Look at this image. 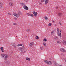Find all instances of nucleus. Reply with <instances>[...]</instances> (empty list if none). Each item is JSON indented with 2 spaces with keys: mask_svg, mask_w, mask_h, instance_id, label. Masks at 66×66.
<instances>
[{
  "mask_svg": "<svg viewBox=\"0 0 66 66\" xmlns=\"http://www.w3.org/2000/svg\"><path fill=\"white\" fill-rule=\"evenodd\" d=\"M1 56L3 59H4V60H6L7 58H8V55L6 54L4 55L2 54L1 55Z\"/></svg>",
  "mask_w": 66,
  "mask_h": 66,
  "instance_id": "1",
  "label": "nucleus"
},
{
  "mask_svg": "<svg viewBox=\"0 0 66 66\" xmlns=\"http://www.w3.org/2000/svg\"><path fill=\"white\" fill-rule=\"evenodd\" d=\"M57 31H58L57 34H58V36H60V37H62V36H61L62 32H61V30H59V28H57Z\"/></svg>",
  "mask_w": 66,
  "mask_h": 66,
  "instance_id": "2",
  "label": "nucleus"
},
{
  "mask_svg": "<svg viewBox=\"0 0 66 66\" xmlns=\"http://www.w3.org/2000/svg\"><path fill=\"white\" fill-rule=\"evenodd\" d=\"M44 62L45 63L48 64V65H51V64H52V62L51 61H49L47 60H45Z\"/></svg>",
  "mask_w": 66,
  "mask_h": 66,
  "instance_id": "3",
  "label": "nucleus"
},
{
  "mask_svg": "<svg viewBox=\"0 0 66 66\" xmlns=\"http://www.w3.org/2000/svg\"><path fill=\"white\" fill-rule=\"evenodd\" d=\"M21 14L22 15V13H21L20 11H19L18 13L16 14V17L17 18H18L20 16V15Z\"/></svg>",
  "mask_w": 66,
  "mask_h": 66,
  "instance_id": "4",
  "label": "nucleus"
},
{
  "mask_svg": "<svg viewBox=\"0 0 66 66\" xmlns=\"http://www.w3.org/2000/svg\"><path fill=\"white\" fill-rule=\"evenodd\" d=\"M19 50L21 51H23L24 49V46H22L21 47H19L18 48Z\"/></svg>",
  "mask_w": 66,
  "mask_h": 66,
  "instance_id": "5",
  "label": "nucleus"
},
{
  "mask_svg": "<svg viewBox=\"0 0 66 66\" xmlns=\"http://www.w3.org/2000/svg\"><path fill=\"white\" fill-rule=\"evenodd\" d=\"M32 13L34 14V16L35 17H37V13L35 11H34Z\"/></svg>",
  "mask_w": 66,
  "mask_h": 66,
  "instance_id": "6",
  "label": "nucleus"
},
{
  "mask_svg": "<svg viewBox=\"0 0 66 66\" xmlns=\"http://www.w3.org/2000/svg\"><path fill=\"white\" fill-rule=\"evenodd\" d=\"M60 51L62 52H66V50L63 48H60Z\"/></svg>",
  "mask_w": 66,
  "mask_h": 66,
  "instance_id": "7",
  "label": "nucleus"
},
{
  "mask_svg": "<svg viewBox=\"0 0 66 66\" xmlns=\"http://www.w3.org/2000/svg\"><path fill=\"white\" fill-rule=\"evenodd\" d=\"M13 47L14 48H17V47L16 46V44L15 43H14L13 44Z\"/></svg>",
  "mask_w": 66,
  "mask_h": 66,
  "instance_id": "8",
  "label": "nucleus"
},
{
  "mask_svg": "<svg viewBox=\"0 0 66 66\" xmlns=\"http://www.w3.org/2000/svg\"><path fill=\"white\" fill-rule=\"evenodd\" d=\"M23 8L24 10H28V8L27 7L26 5H24L23 6Z\"/></svg>",
  "mask_w": 66,
  "mask_h": 66,
  "instance_id": "9",
  "label": "nucleus"
},
{
  "mask_svg": "<svg viewBox=\"0 0 66 66\" xmlns=\"http://www.w3.org/2000/svg\"><path fill=\"white\" fill-rule=\"evenodd\" d=\"M34 44V42H31L29 44V45L30 47H32L33 45Z\"/></svg>",
  "mask_w": 66,
  "mask_h": 66,
  "instance_id": "10",
  "label": "nucleus"
},
{
  "mask_svg": "<svg viewBox=\"0 0 66 66\" xmlns=\"http://www.w3.org/2000/svg\"><path fill=\"white\" fill-rule=\"evenodd\" d=\"M27 15L29 16H31V17H33V16H34V15L33 14H30L29 13H27Z\"/></svg>",
  "mask_w": 66,
  "mask_h": 66,
  "instance_id": "11",
  "label": "nucleus"
},
{
  "mask_svg": "<svg viewBox=\"0 0 66 66\" xmlns=\"http://www.w3.org/2000/svg\"><path fill=\"white\" fill-rule=\"evenodd\" d=\"M2 7H3V4L1 2H0V8L2 9Z\"/></svg>",
  "mask_w": 66,
  "mask_h": 66,
  "instance_id": "12",
  "label": "nucleus"
},
{
  "mask_svg": "<svg viewBox=\"0 0 66 66\" xmlns=\"http://www.w3.org/2000/svg\"><path fill=\"white\" fill-rule=\"evenodd\" d=\"M62 43L63 44L66 45V41L64 40H63L62 42Z\"/></svg>",
  "mask_w": 66,
  "mask_h": 66,
  "instance_id": "13",
  "label": "nucleus"
},
{
  "mask_svg": "<svg viewBox=\"0 0 66 66\" xmlns=\"http://www.w3.org/2000/svg\"><path fill=\"white\" fill-rule=\"evenodd\" d=\"M4 62L6 64H8L10 63V62L8 61H5Z\"/></svg>",
  "mask_w": 66,
  "mask_h": 66,
  "instance_id": "14",
  "label": "nucleus"
},
{
  "mask_svg": "<svg viewBox=\"0 0 66 66\" xmlns=\"http://www.w3.org/2000/svg\"><path fill=\"white\" fill-rule=\"evenodd\" d=\"M58 15L60 16V17H61V16H62V13H58Z\"/></svg>",
  "mask_w": 66,
  "mask_h": 66,
  "instance_id": "15",
  "label": "nucleus"
},
{
  "mask_svg": "<svg viewBox=\"0 0 66 66\" xmlns=\"http://www.w3.org/2000/svg\"><path fill=\"white\" fill-rule=\"evenodd\" d=\"M54 39H55V40L58 39V37L56 36H55V37H54Z\"/></svg>",
  "mask_w": 66,
  "mask_h": 66,
  "instance_id": "16",
  "label": "nucleus"
},
{
  "mask_svg": "<svg viewBox=\"0 0 66 66\" xmlns=\"http://www.w3.org/2000/svg\"><path fill=\"white\" fill-rule=\"evenodd\" d=\"M9 5L10 6H13V3L11 2H10L9 3Z\"/></svg>",
  "mask_w": 66,
  "mask_h": 66,
  "instance_id": "17",
  "label": "nucleus"
},
{
  "mask_svg": "<svg viewBox=\"0 0 66 66\" xmlns=\"http://www.w3.org/2000/svg\"><path fill=\"white\" fill-rule=\"evenodd\" d=\"M53 63H54V64L55 65H57V63L56 62H55V61H53Z\"/></svg>",
  "mask_w": 66,
  "mask_h": 66,
  "instance_id": "18",
  "label": "nucleus"
},
{
  "mask_svg": "<svg viewBox=\"0 0 66 66\" xmlns=\"http://www.w3.org/2000/svg\"><path fill=\"white\" fill-rule=\"evenodd\" d=\"M26 60L28 61H30V59L28 57H26Z\"/></svg>",
  "mask_w": 66,
  "mask_h": 66,
  "instance_id": "19",
  "label": "nucleus"
},
{
  "mask_svg": "<svg viewBox=\"0 0 66 66\" xmlns=\"http://www.w3.org/2000/svg\"><path fill=\"white\" fill-rule=\"evenodd\" d=\"M48 2H49V1L48 0H46L45 3V4H47V3H48Z\"/></svg>",
  "mask_w": 66,
  "mask_h": 66,
  "instance_id": "20",
  "label": "nucleus"
},
{
  "mask_svg": "<svg viewBox=\"0 0 66 66\" xmlns=\"http://www.w3.org/2000/svg\"><path fill=\"white\" fill-rule=\"evenodd\" d=\"M13 15H14V16H16H16H17V14H16V13H15V12H13Z\"/></svg>",
  "mask_w": 66,
  "mask_h": 66,
  "instance_id": "21",
  "label": "nucleus"
},
{
  "mask_svg": "<svg viewBox=\"0 0 66 66\" xmlns=\"http://www.w3.org/2000/svg\"><path fill=\"white\" fill-rule=\"evenodd\" d=\"M36 39H39V37L38 36H36Z\"/></svg>",
  "mask_w": 66,
  "mask_h": 66,
  "instance_id": "22",
  "label": "nucleus"
},
{
  "mask_svg": "<svg viewBox=\"0 0 66 66\" xmlns=\"http://www.w3.org/2000/svg\"><path fill=\"white\" fill-rule=\"evenodd\" d=\"M43 44L44 46L45 47H46V43H43Z\"/></svg>",
  "mask_w": 66,
  "mask_h": 66,
  "instance_id": "23",
  "label": "nucleus"
},
{
  "mask_svg": "<svg viewBox=\"0 0 66 66\" xmlns=\"http://www.w3.org/2000/svg\"><path fill=\"white\" fill-rule=\"evenodd\" d=\"M44 18L45 19V20H48V18H47V16H45L44 17Z\"/></svg>",
  "mask_w": 66,
  "mask_h": 66,
  "instance_id": "24",
  "label": "nucleus"
},
{
  "mask_svg": "<svg viewBox=\"0 0 66 66\" xmlns=\"http://www.w3.org/2000/svg\"><path fill=\"white\" fill-rule=\"evenodd\" d=\"M13 24L14 26H16L17 25V23H13Z\"/></svg>",
  "mask_w": 66,
  "mask_h": 66,
  "instance_id": "25",
  "label": "nucleus"
},
{
  "mask_svg": "<svg viewBox=\"0 0 66 66\" xmlns=\"http://www.w3.org/2000/svg\"><path fill=\"white\" fill-rule=\"evenodd\" d=\"M52 24H51V23H50L48 24V26H49L50 27H51V25Z\"/></svg>",
  "mask_w": 66,
  "mask_h": 66,
  "instance_id": "26",
  "label": "nucleus"
},
{
  "mask_svg": "<svg viewBox=\"0 0 66 66\" xmlns=\"http://www.w3.org/2000/svg\"><path fill=\"white\" fill-rule=\"evenodd\" d=\"M30 29H27L26 30L27 32H30Z\"/></svg>",
  "mask_w": 66,
  "mask_h": 66,
  "instance_id": "27",
  "label": "nucleus"
},
{
  "mask_svg": "<svg viewBox=\"0 0 66 66\" xmlns=\"http://www.w3.org/2000/svg\"><path fill=\"white\" fill-rule=\"evenodd\" d=\"M43 46H42L41 47H40L41 50H43Z\"/></svg>",
  "mask_w": 66,
  "mask_h": 66,
  "instance_id": "28",
  "label": "nucleus"
},
{
  "mask_svg": "<svg viewBox=\"0 0 66 66\" xmlns=\"http://www.w3.org/2000/svg\"><path fill=\"white\" fill-rule=\"evenodd\" d=\"M44 41H45V42H47V39L45 38L44 39Z\"/></svg>",
  "mask_w": 66,
  "mask_h": 66,
  "instance_id": "29",
  "label": "nucleus"
},
{
  "mask_svg": "<svg viewBox=\"0 0 66 66\" xmlns=\"http://www.w3.org/2000/svg\"><path fill=\"white\" fill-rule=\"evenodd\" d=\"M21 4L22 6H23V5H24V4L23 3H21Z\"/></svg>",
  "mask_w": 66,
  "mask_h": 66,
  "instance_id": "30",
  "label": "nucleus"
},
{
  "mask_svg": "<svg viewBox=\"0 0 66 66\" xmlns=\"http://www.w3.org/2000/svg\"><path fill=\"white\" fill-rule=\"evenodd\" d=\"M57 43H58V44H61V42H60L59 41H57Z\"/></svg>",
  "mask_w": 66,
  "mask_h": 66,
  "instance_id": "31",
  "label": "nucleus"
},
{
  "mask_svg": "<svg viewBox=\"0 0 66 66\" xmlns=\"http://www.w3.org/2000/svg\"><path fill=\"white\" fill-rule=\"evenodd\" d=\"M1 51L2 52H4V50H3V49L1 50Z\"/></svg>",
  "mask_w": 66,
  "mask_h": 66,
  "instance_id": "32",
  "label": "nucleus"
},
{
  "mask_svg": "<svg viewBox=\"0 0 66 66\" xmlns=\"http://www.w3.org/2000/svg\"><path fill=\"white\" fill-rule=\"evenodd\" d=\"M3 48H4L3 47H1V50H2V49H3Z\"/></svg>",
  "mask_w": 66,
  "mask_h": 66,
  "instance_id": "33",
  "label": "nucleus"
},
{
  "mask_svg": "<svg viewBox=\"0 0 66 66\" xmlns=\"http://www.w3.org/2000/svg\"><path fill=\"white\" fill-rule=\"evenodd\" d=\"M54 33V31H52L51 32V35H52L53 33Z\"/></svg>",
  "mask_w": 66,
  "mask_h": 66,
  "instance_id": "34",
  "label": "nucleus"
},
{
  "mask_svg": "<svg viewBox=\"0 0 66 66\" xmlns=\"http://www.w3.org/2000/svg\"><path fill=\"white\" fill-rule=\"evenodd\" d=\"M8 14L9 15H11V13L10 12L8 13Z\"/></svg>",
  "mask_w": 66,
  "mask_h": 66,
  "instance_id": "35",
  "label": "nucleus"
},
{
  "mask_svg": "<svg viewBox=\"0 0 66 66\" xmlns=\"http://www.w3.org/2000/svg\"><path fill=\"white\" fill-rule=\"evenodd\" d=\"M13 53V51L10 52V53H11V54H12Z\"/></svg>",
  "mask_w": 66,
  "mask_h": 66,
  "instance_id": "36",
  "label": "nucleus"
},
{
  "mask_svg": "<svg viewBox=\"0 0 66 66\" xmlns=\"http://www.w3.org/2000/svg\"><path fill=\"white\" fill-rule=\"evenodd\" d=\"M59 25H61L62 24H61V22H59Z\"/></svg>",
  "mask_w": 66,
  "mask_h": 66,
  "instance_id": "37",
  "label": "nucleus"
},
{
  "mask_svg": "<svg viewBox=\"0 0 66 66\" xmlns=\"http://www.w3.org/2000/svg\"><path fill=\"white\" fill-rule=\"evenodd\" d=\"M52 22H54L55 21H54V20H52Z\"/></svg>",
  "mask_w": 66,
  "mask_h": 66,
  "instance_id": "38",
  "label": "nucleus"
},
{
  "mask_svg": "<svg viewBox=\"0 0 66 66\" xmlns=\"http://www.w3.org/2000/svg\"><path fill=\"white\" fill-rule=\"evenodd\" d=\"M20 46H23V44H20Z\"/></svg>",
  "mask_w": 66,
  "mask_h": 66,
  "instance_id": "39",
  "label": "nucleus"
},
{
  "mask_svg": "<svg viewBox=\"0 0 66 66\" xmlns=\"http://www.w3.org/2000/svg\"><path fill=\"white\" fill-rule=\"evenodd\" d=\"M17 46L18 47H19V46H20V44H19L18 45H17Z\"/></svg>",
  "mask_w": 66,
  "mask_h": 66,
  "instance_id": "40",
  "label": "nucleus"
},
{
  "mask_svg": "<svg viewBox=\"0 0 66 66\" xmlns=\"http://www.w3.org/2000/svg\"><path fill=\"white\" fill-rule=\"evenodd\" d=\"M43 0V2H45V0Z\"/></svg>",
  "mask_w": 66,
  "mask_h": 66,
  "instance_id": "41",
  "label": "nucleus"
},
{
  "mask_svg": "<svg viewBox=\"0 0 66 66\" xmlns=\"http://www.w3.org/2000/svg\"><path fill=\"white\" fill-rule=\"evenodd\" d=\"M58 8L59 7H57V6L55 7L56 9H58Z\"/></svg>",
  "mask_w": 66,
  "mask_h": 66,
  "instance_id": "42",
  "label": "nucleus"
},
{
  "mask_svg": "<svg viewBox=\"0 0 66 66\" xmlns=\"http://www.w3.org/2000/svg\"><path fill=\"white\" fill-rule=\"evenodd\" d=\"M14 19H15V20H17V18H15Z\"/></svg>",
  "mask_w": 66,
  "mask_h": 66,
  "instance_id": "43",
  "label": "nucleus"
},
{
  "mask_svg": "<svg viewBox=\"0 0 66 66\" xmlns=\"http://www.w3.org/2000/svg\"><path fill=\"white\" fill-rule=\"evenodd\" d=\"M39 4L40 5H42V4L41 3H39Z\"/></svg>",
  "mask_w": 66,
  "mask_h": 66,
  "instance_id": "44",
  "label": "nucleus"
},
{
  "mask_svg": "<svg viewBox=\"0 0 66 66\" xmlns=\"http://www.w3.org/2000/svg\"><path fill=\"white\" fill-rule=\"evenodd\" d=\"M23 52L24 53H25V52H26V51H24Z\"/></svg>",
  "mask_w": 66,
  "mask_h": 66,
  "instance_id": "45",
  "label": "nucleus"
},
{
  "mask_svg": "<svg viewBox=\"0 0 66 66\" xmlns=\"http://www.w3.org/2000/svg\"><path fill=\"white\" fill-rule=\"evenodd\" d=\"M41 2H43V0H41Z\"/></svg>",
  "mask_w": 66,
  "mask_h": 66,
  "instance_id": "46",
  "label": "nucleus"
},
{
  "mask_svg": "<svg viewBox=\"0 0 66 66\" xmlns=\"http://www.w3.org/2000/svg\"><path fill=\"white\" fill-rule=\"evenodd\" d=\"M25 37H27V36H25Z\"/></svg>",
  "mask_w": 66,
  "mask_h": 66,
  "instance_id": "47",
  "label": "nucleus"
},
{
  "mask_svg": "<svg viewBox=\"0 0 66 66\" xmlns=\"http://www.w3.org/2000/svg\"><path fill=\"white\" fill-rule=\"evenodd\" d=\"M59 66H62V65H59Z\"/></svg>",
  "mask_w": 66,
  "mask_h": 66,
  "instance_id": "48",
  "label": "nucleus"
},
{
  "mask_svg": "<svg viewBox=\"0 0 66 66\" xmlns=\"http://www.w3.org/2000/svg\"><path fill=\"white\" fill-rule=\"evenodd\" d=\"M54 26H56V24H55Z\"/></svg>",
  "mask_w": 66,
  "mask_h": 66,
  "instance_id": "49",
  "label": "nucleus"
},
{
  "mask_svg": "<svg viewBox=\"0 0 66 66\" xmlns=\"http://www.w3.org/2000/svg\"><path fill=\"white\" fill-rule=\"evenodd\" d=\"M16 37H17V36H16Z\"/></svg>",
  "mask_w": 66,
  "mask_h": 66,
  "instance_id": "50",
  "label": "nucleus"
}]
</instances>
